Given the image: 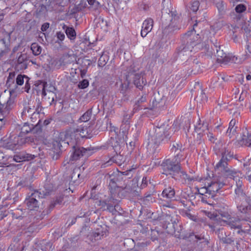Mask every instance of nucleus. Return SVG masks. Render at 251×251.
I'll return each instance as SVG.
<instances>
[{
  "label": "nucleus",
  "mask_w": 251,
  "mask_h": 251,
  "mask_svg": "<svg viewBox=\"0 0 251 251\" xmlns=\"http://www.w3.org/2000/svg\"><path fill=\"white\" fill-rule=\"evenodd\" d=\"M185 158L184 152L182 151L178 152L172 159H167L163 163V174L170 175L176 180L181 181L183 183L195 181L196 178L189 176L181 169L180 163Z\"/></svg>",
  "instance_id": "nucleus-1"
},
{
  "label": "nucleus",
  "mask_w": 251,
  "mask_h": 251,
  "mask_svg": "<svg viewBox=\"0 0 251 251\" xmlns=\"http://www.w3.org/2000/svg\"><path fill=\"white\" fill-rule=\"evenodd\" d=\"M221 155L222 158L215 166V170L221 171L227 177L232 176L235 177L234 175L238 176H242V173L240 171L232 170L227 166V161L233 157V152L231 151L230 149L226 146L224 147L221 150Z\"/></svg>",
  "instance_id": "nucleus-2"
},
{
  "label": "nucleus",
  "mask_w": 251,
  "mask_h": 251,
  "mask_svg": "<svg viewBox=\"0 0 251 251\" xmlns=\"http://www.w3.org/2000/svg\"><path fill=\"white\" fill-rule=\"evenodd\" d=\"M131 78L133 79V83L136 87L139 89L142 88L144 82L141 75L129 73L128 75L121 76L116 82V85L120 88L121 92L124 93L128 88Z\"/></svg>",
  "instance_id": "nucleus-3"
},
{
  "label": "nucleus",
  "mask_w": 251,
  "mask_h": 251,
  "mask_svg": "<svg viewBox=\"0 0 251 251\" xmlns=\"http://www.w3.org/2000/svg\"><path fill=\"white\" fill-rule=\"evenodd\" d=\"M154 133L149 138V143L159 145L167 142L172 135L173 130L168 125L161 126L154 129Z\"/></svg>",
  "instance_id": "nucleus-4"
},
{
  "label": "nucleus",
  "mask_w": 251,
  "mask_h": 251,
  "mask_svg": "<svg viewBox=\"0 0 251 251\" xmlns=\"http://www.w3.org/2000/svg\"><path fill=\"white\" fill-rule=\"evenodd\" d=\"M199 35H196V33L194 31L191 30L188 31L184 35L183 39L184 43L179 48L180 53L183 55L187 52H191L195 47L196 50L197 48H200L201 46V43L198 41Z\"/></svg>",
  "instance_id": "nucleus-5"
},
{
  "label": "nucleus",
  "mask_w": 251,
  "mask_h": 251,
  "mask_svg": "<svg viewBox=\"0 0 251 251\" xmlns=\"http://www.w3.org/2000/svg\"><path fill=\"white\" fill-rule=\"evenodd\" d=\"M79 138L75 127L70 128L61 132L58 136L60 141L64 142L68 145L71 144L72 145H75Z\"/></svg>",
  "instance_id": "nucleus-6"
},
{
  "label": "nucleus",
  "mask_w": 251,
  "mask_h": 251,
  "mask_svg": "<svg viewBox=\"0 0 251 251\" xmlns=\"http://www.w3.org/2000/svg\"><path fill=\"white\" fill-rule=\"evenodd\" d=\"M26 139L22 135H11L6 143L5 147L11 150H16L24 144Z\"/></svg>",
  "instance_id": "nucleus-7"
},
{
  "label": "nucleus",
  "mask_w": 251,
  "mask_h": 251,
  "mask_svg": "<svg viewBox=\"0 0 251 251\" xmlns=\"http://www.w3.org/2000/svg\"><path fill=\"white\" fill-rule=\"evenodd\" d=\"M40 194L38 191H35L28 198L26 199L25 202L28 209L35 210L38 207V200L37 199L40 198Z\"/></svg>",
  "instance_id": "nucleus-8"
},
{
  "label": "nucleus",
  "mask_w": 251,
  "mask_h": 251,
  "mask_svg": "<svg viewBox=\"0 0 251 251\" xmlns=\"http://www.w3.org/2000/svg\"><path fill=\"white\" fill-rule=\"evenodd\" d=\"M234 176H236L235 177H234V176H232L229 177L232 178L233 180L236 182V188L235 189V193L236 195V201L237 202L240 197L243 199H245V195L242 189V181L241 180V178H242L243 175L242 174V176H239L236 175H234Z\"/></svg>",
  "instance_id": "nucleus-9"
},
{
  "label": "nucleus",
  "mask_w": 251,
  "mask_h": 251,
  "mask_svg": "<svg viewBox=\"0 0 251 251\" xmlns=\"http://www.w3.org/2000/svg\"><path fill=\"white\" fill-rule=\"evenodd\" d=\"M224 185L225 183L223 182L212 181L211 183L207 182V184L205 183L204 188L206 189V193L213 196Z\"/></svg>",
  "instance_id": "nucleus-10"
},
{
  "label": "nucleus",
  "mask_w": 251,
  "mask_h": 251,
  "mask_svg": "<svg viewBox=\"0 0 251 251\" xmlns=\"http://www.w3.org/2000/svg\"><path fill=\"white\" fill-rule=\"evenodd\" d=\"M70 57L68 54L64 55L59 61L55 59H51L50 62L49 64V66L46 70L48 71H52L55 69H58L59 68L60 65H65L68 63V62L66 61Z\"/></svg>",
  "instance_id": "nucleus-11"
},
{
  "label": "nucleus",
  "mask_w": 251,
  "mask_h": 251,
  "mask_svg": "<svg viewBox=\"0 0 251 251\" xmlns=\"http://www.w3.org/2000/svg\"><path fill=\"white\" fill-rule=\"evenodd\" d=\"M219 213V215H214V214H213L210 217V218L214 219L216 221H219V224L221 225L227 224L231 219L230 215L228 211H221Z\"/></svg>",
  "instance_id": "nucleus-12"
},
{
  "label": "nucleus",
  "mask_w": 251,
  "mask_h": 251,
  "mask_svg": "<svg viewBox=\"0 0 251 251\" xmlns=\"http://www.w3.org/2000/svg\"><path fill=\"white\" fill-rule=\"evenodd\" d=\"M153 26V21L151 18H149L144 21L141 30V35L145 37L150 33Z\"/></svg>",
  "instance_id": "nucleus-13"
},
{
  "label": "nucleus",
  "mask_w": 251,
  "mask_h": 251,
  "mask_svg": "<svg viewBox=\"0 0 251 251\" xmlns=\"http://www.w3.org/2000/svg\"><path fill=\"white\" fill-rule=\"evenodd\" d=\"M42 108L40 107L39 105L34 110V106H27L24 107V109L22 113V116H26L27 113L30 114L32 113L31 119L32 122H34L36 120H34L36 118V116L39 114L41 111Z\"/></svg>",
  "instance_id": "nucleus-14"
},
{
  "label": "nucleus",
  "mask_w": 251,
  "mask_h": 251,
  "mask_svg": "<svg viewBox=\"0 0 251 251\" xmlns=\"http://www.w3.org/2000/svg\"><path fill=\"white\" fill-rule=\"evenodd\" d=\"M238 144L242 147H248L251 150V133L246 130L242 138L238 141Z\"/></svg>",
  "instance_id": "nucleus-15"
},
{
  "label": "nucleus",
  "mask_w": 251,
  "mask_h": 251,
  "mask_svg": "<svg viewBox=\"0 0 251 251\" xmlns=\"http://www.w3.org/2000/svg\"><path fill=\"white\" fill-rule=\"evenodd\" d=\"M88 125V124H86L84 125L83 124L80 126H77V127H75L76 129H77V134H78L79 137H89V135L91 132V129L90 126H87Z\"/></svg>",
  "instance_id": "nucleus-16"
},
{
  "label": "nucleus",
  "mask_w": 251,
  "mask_h": 251,
  "mask_svg": "<svg viewBox=\"0 0 251 251\" xmlns=\"http://www.w3.org/2000/svg\"><path fill=\"white\" fill-rule=\"evenodd\" d=\"M73 146V153L71 155V160L78 159L81 156L86 154L87 150L84 148L78 147L75 145Z\"/></svg>",
  "instance_id": "nucleus-17"
},
{
  "label": "nucleus",
  "mask_w": 251,
  "mask_h": 251,
  "mask_svg": "<svg viewBox=\"0 0 251 251\" xmlns=\"http://www.w3.org/2000/svg\"><path fill=\"white\" fill-rule=\"evenodd\" d=\"M177 20L176 18H172L171 23L167 26H164L163 28V33L164 34H167L173 32L176 30L178 29Z\"/></svg>",
  "instance_id": "nucleus-18"
},
{
  "label": "nucleus",
  "mask_w": 251,
  "mask_h": 251,
  "mask_svg": "<svg viewBox=\"0 0 251 251\" xmlns=\"http://www.w3.org/2000/svg\"><path fill=\"white\" fill-rule=\"evenodd\" d=\"M243 170L246 171V175L247 179L251 181V157L245 158L243 160Z\"/></svg>",
  "instance_id": "nucleus-19"
},
{
  "label": "nucleus",
  "mask_w": 251,
  "mask_h": 251,
  "mask_svg": "<svg viewBox=\"0 0 251 251\" xmlns=\"http://www.w3.org/2000/svg\"><path fill=\"white\" fill-rule=\"evenodd\" d=\"M217 50V60L220 62L223 63H227L228 62L234 61L232 60L233 56H229L226 55V54L223 52V51L216 50Z\"/></svg>",
  "instance_id": "nucleus-20"
},
{
  "label": "nucleus",
  "mask_w": 251,
  "mask_h": 251,
  "mask_svg": "<svg viewBox=\"0 0 251 251\" xmlns=\"http://www.w3.org/2000/svg\"><path fill=\"white\" fill-rule=\"evenodd\" d=\"M200 6L202 9L206 7L205 0H196L193 1L190 4V8L192 11L195 12L198 11Z\"/></svg>",
  "instance_id": "nucleus-21"
},
{
  "label": "nucleus",
  "mask_w": 251,
  "mask_h": 251,
  "mask_svg": "<svg viewBox=\"0 0 251 251\" xmlns=\"http://www.w3.org/2000/svg\"><path fill=\"white\" fill-rule=\"evenodd\" d=\"M162 13H166L170 17L173 16V7L170 0H163Z\"/></svg>",
  "instance_id": "nucleus-22"
},
{
  "label": "nucleus",
  "mask_w": 251,
  "mask_h": 251,
  "mask_svg": "<svg viewBox=\"0 0 251 251\" xmlns=\"http://www.w3.org/2000/svg\"><path fill=\"white\" fill-rule=\"evenodd\" d=\"M251 52L249 50V46H247V50L245 51V54L242 55V57L238 59L237 57L235 56H233L232 60L235 63L239 64L241 63L243 61L248 58L251 55Z\"/></svg>",
  "instance_id": "nucleus-23"
},
{
  "label": "nucleus",
  "mask_w": 251,
  "mask_h": 251,
  "mask_svg": "<svg viewBox=\"0 0 251 251\" xmlns=\"http://www.w3.org/2000/svg\"><path fill=\"white\" fill-rule=\"evenodd\" d=\"M226 225H229L231 228H240L242 227V225L241 220L235 218H231Z\"/></svg>",
  "instance_id": "nucleus-24"
},
{
  "label": "nucleus",
  "mask_w": 251,
  "mask_h": 251,
  "mask_svg": "<svg viewBox=\"0 0 251 251\" xmlns=\"http://www.w3.org/2000/svg\"><path fill=\"white\" fill-rule=\"evenodd\" d=\"M237 207L238 211L243 214L251 213V205H244L242 203L239 205L238 204Z\"/></svg>",
  "instance_id": "nucleus-25"
},
{
  "label": "nucleus",
  "mask_w": 251,
  "mask_h": 251,
  "mask_svg": "<svg viewBox=\"0 0 251 251\" xmlns=\"http://www.w3.org/2000/svg\"><path fill=\"white\" fill-rule=\"evenodd\" d=\"M175 192L171 187L166 188L162 192V195L164 198L172 199L175 196Z\"/></svg>",
  "instance_id": "nucleus-26"
},
{
  "label": "nucleus",
  "mask_w": 251,
  "mask_h": 251,
  "mask_svg": "<svg viewBox=\"0 0 251 251\" xmlns=\"http://www.w3.org/2000/svg\"><path fill=\"white\" fill-rule=\"evenodd\" d=\"M87 2L90 5L89 9L91 10L97 11L101 7L100 3L96 0H87Z\"/></svg>",
  "instance_id": "nucleus-27"
},
{
  "label": "nucleus",
  "mask_w": 251,
  "mask_h": 251,
  "mask_svg": "<svg viewBox=\"0 0 251 251\" xmlns=\"http://www.w3.org/2000/svg\"><path fill=\"white\" fill-rule=\"evenodd\" d=\"M0 58L10 50L8 46L6 45L4 40H0Z\"/></svg>",
  "instance_id": "nucleus-28"
},
{
  "label": "nucleus",
  "mask_w": 251,
  "mask_h": 251,
  "mask_svg": "<svg viewBox=\"0 0 251 251\" xmlns=\"http://www.w3.org/2000/svg\"><path fill=\"white\" fill-rule=\"evenodd\" d=\"M12 102L11 100H8L6 104H0V114L6 113L11 109Z\"/></svg>",
  "instance_id": "nucleus-29"
},
{
  "label": "nucleus",
  "mask_w": 251,
  "mask_h": 251,
  "mask_svg": "<svg viewBox=\"0 0 251 251\" xmlns=\"http://www.w3.org/2000/svg\"><path fill=\"white\" fill-rule=\"evenodd\" d=\"M30 48L35 55H38L41 53L42 48L37 43H32Z\"/></svg>",
  "instance_id": "nucleus-30"
},
{
  "label": "nucleus",
  "mask_w": 251,
  "mask_h": 251,
  "mask_svg": "<svg viewBox=\"0 0 251 251\" xmlns=\"http://www.w3.org/2000/svg\"><path fill=\"white\" fill-rule=\"evenodd\" d=\"M26 59V55L25 54H21L18 57L17 59V63L18 65H20V68H25L26 63L25 62Z\"/></svg>",
  "instance_id": "nucleus-31"
},
{
  "label": "nucleus",
  "mask_w": 251,
  "mask_h": 251,
  "mask_svg": "<svg viewBox=\"0 0 251 251\" xmlns=\"http://www.w3.org/2000/svg\"><path fill=\"white\" fill-rule=\"evenodd\" d=\"M66 33L68 37L71 40H74L76 37V33L73 27H67L66 29Z\"/></svg>",
  "instance_id": "nucleus-32"
},
{
  "label": "nucleus",
  "mask_w": 251,
  "mask_h": 251,
  "mask_svg": "<svg viewBox=\"0 0 251 251\" xmlns=\"http://www.w3.org/2000/svg\"><path fill=\"white\" fill-rule=\"evenodd\" d=\"M207 129V124L206 123L203 124L202 125L201 124H199L195 127V130L199 134H202L204 131Z\"/></svg>",
  "instance_id": "nucleus-33"
},
{
  "label": "nucleus",
  "mask_w": 251,
  "mask_h": 251,
  "mask_svg": "<svg viewBox=\"0 0 251 251\" xmlns=\"http://www.w3.org/2000/svg\"><path fill=\"white\" fill-rule=\"evenodd\" d=\"M91 111L88 110L79 119L80 122L86 123L88 121L91 117Z\"/></svg>",
  "instance_id": "nucleus-34"
},
{
  "label": "nucleus",
  "mask_w": 251,
  "mask_h": 251,
  "mask_svg": "<svg viewBox=\"0 0 251 251\" xmlns=\"http://www.w3.org/2000/svg\"><path fill=\"white\" fill-rule=\"evenodd\" d=\"M46 87V86L45 85L44 86V88H43L42 92V96L45 97L48 94V95H49L48 98L49 99H51L52 100V101H53L54 99V97H55L54 93L51 92V91L50 92H49V93H47Z\"/></svg>",
  "instance_id": "nucleus-35"
},
{
  "label": "nucleus",
  "mask_w": 251,
  "mask_h": 251,
  "mask_svg": "<svg viewBox=\"0 0 251 251\" xmlns=\"http://www.w3.org/2000/svg\"><path fill=\"white\" fill-rule=\"evenodd\" d=\"M182 145L180 143L176 142L173 143L171 150L173 151L176 152L178 151L179 152L182 151Z\"/></svg>",
  "instance_id": "nucleus-36"
},
{
  "label": "nucleus",
  "mask_w": 251,
  "mask_h": 251,
  "mask_svg": "<svg viewBox=\"0 0 251 251\" xmlns=\"http://www.w3.org/2000/svg\"><path fill=\"white\" fill-rule=\"evenodd\" d=\"M237 128H228L226 131V135L230 138L233 137L236 133Z\"/></svg>",
  "instance_id": "nucleus-37"
},
{
  "label": "nucleus",
  "mask_w": 251,
  "mask_h": 251,
  "mask_svg": "<svg viewBox=\"0 0 251 251\" xmlns=\"http://www.w3.org/2000/svg\"><path fill=\"white\" fill-rule=\"evenodd\" d=\"M24 77H25L26 79L28 78V77H25V75H18L16 78V83L19 85H22L24 82Z\"/></svg>",
  "instance_id": "nucleus-38"
},
{
  "label": "nucleus",
  "mask_w": 251,
  "mask_h": 251,
  "mask_svg": "<svg viewBox=\"0 0 251 251\" xmlns=\"http://www.w3.org/2000/svg\"><path fill=\"white\" fill-rule=\"evenodd\" d=\"M31 130V128L26 123H24V125L21 128V134L20 135L22 136L23 133H27Z\"/></svg>",
  "instance_id": "nucleus-39"
},
{
  "label": "nucleus",
  "mask_w": 251,
  "mask_h": 251,
  "mask_svg": "<svg viewBox=\"0 0 251 251\" xmlns=\"http://www.w3.org/2000/svg\"><path fill=\"white\" fill-rule=\"evenodd\" d=\"M89 85V82L87 79H83L80 81L78 85V87L80 89H85Z\"/></svg>",
  "instance_id": "nucleus-40"
},
{
  "label": "nucleus",
  "mask_w": 251,
  "mask_h": 251,
  "mask_svg": "<svg viewBox=\"0 0 251 251\" xmlns=\"http://www.w3.org/2000/svg\"><path fill=\"white\" fill-rule=\"evenodd\" d=\"M246 9V6L243 4L237 5L235 7V11L237 13H242L245 11Z\"/></svg>",
  "instance_id": "nucleus-41"
},
{
  "label": "nucleus",
  "mask_w": 251,
  "mask_h": 251,
  "mask_svg": "<svg viewBox=\"0 0 251 251\" xmlns=\"http://www.w3.org/2000/svg\"><path fill=\"white\" fill-rule=\"evenodd\" d=\"M216 7L220 12H222L224 9V3L223 1H219L216 3Z\"/></svg>",
  "instance_id": "nucleus-42"
},
{
  "label": "nucleus",
  "mask_w": 251,
  "mask_h": 251,
  "mask_svg": "<svg viewBox=\"0 0 251 251\" xmlns=\"http://www.w3.org/2000/svg\"><path fill=\"white\" fill-rule=\"evenodd\" d=\"M232 105H229V107H227L228 110L230 112V114H232L233 115H235L236 116L239 115V112H238L237 111L234 110L233 108H231L230 107Z\"/></svg>",
  "instance_id": "nucleus-43"
},
{
  "label": "nucleus",
  "mask_w": 251,
  "mask_h": 251,
  "mask_svg": "<svg viewBox=\"0 0 251 251\" xmlns=\"http://www.w3.org/2000/svg\"><path fill=\"white\" fill-rule=\"evenodd\" d=\"M236 120L235 119H232L229 124V126H228V128H233L234 127H237L236 126H235V124H236Z\"/></svg>",
  "instance_id": "nucleus-44"
},
{
  "label": "nucleus",
  "mask_w": 251,
  "mask_h": 251,
  "mask_svg": "<svg viewBox=\"0 0 251 251\" xmlns=\"http://www.w3.org/2000/svg\"><path fill=\"white\" fill-rule=\"evenodd\" d=\"M57 37L59 40L62 41L65 38V35L61 32H58L57 33Z\"/></svg>",
  "instance_id": "nucleus-45"
},
{
  "label": "nucleus",
  "mask_w": 251,
  "mask_h": 251,
  "mask_svg": "<svg viewBox=\"0 0 251 251\" xmlns=\"http://www.w3.org/2000/svg\"><path fill=\"white\" fill-rule=\"evenodd\" d=\"M49 26L50 24L48 23H45L42 25L41 30L43 31H45L49 28Z\"/></svg>",
  "instance_id": "nucleus-46"
},
{
  "label": "nucleus",
  "mask_w": 251,
  "mask_h": 251,
  "mask_svg": "<svg viewBox=\"0 0 251 251\" xmlns=\"http://www.w3.org/2000/svg\"><path fill=\"white\" fill-rule=\"evenodd\" d=\"M148 181V179L147 177H144L143 178V179H142V184H141V187L142 188H144V187H146V186L147 184Z\"/></svg>",
  "instance_id": "nucleus-47"
},
{
  "label": "nucleus",
  "mask_w": 251,
  "mask_h": 251,
  "mask_svg": "<svg viewBox=\"0 0 251 251\" xmlns=\"http://www.w3.org/2000/svg\"><path fill=\"white\" fill-rule=\"evenodd\" d=\"M7 213L5 211L0 209V220H1L4 217H6Z\"/></svg>",
  "instance_id": "nucleus-48"
},
{
  "label": "nucleus",
  "mask_w": 251,
  "mask_h": 251,
  "mask_svg": "<svg viewBox=\"0 0 251 251\" xmlns=\"http://www.w3.org/2000/svg\"><path fill=\"white\" fill-rule=\"evenodd\" d=\"M220 79L219 77H216L212 80V83L214 85V87H217L219 85L217 84L218 80Z\"/></svg>",
  "instance_id": "nucleus-49"
},
{
  "label": "nucleus",
  "mask_w": 251,
  "mask_h": 251,
  "mask_svg": "<svg viewBox=\"0 0 251 251\" xmlns=\"http://www.w3.org/2000/svg\"><path fill=\"white\" fill-rule=\"evenodd\" d=\"M129 127V124H128L127 121H126L125 124H123L121 126V129H123L124 128L128 129Z\"/></svg>",
  "instance_id": "nucleus-50"
},
{
  "label": "nucleus",
  "mask_w": 251,
  "mask_h": 251,
  "mask_svg": "<svg viewBox=\"0 0 251 251\" xmlns=\"http://www.w3.org/2000/svg\"><path fill=\"white\" fill-rule=\"evenodd\" d=\"M61 201H62V200L60 199H57L55 200V201H54L53 204H51L50 206H51V208H52L55 204H59L61 202Z\"/></svg>",
  "instance_id": "nucleus-51"
},
{
  "label": "nucleus",
  "mask_w": 251,
  "mask_h": 251,
  "mask_svg": "<svg viewBox=\"0 0 251 251\" xmlns=\"http://www.w3.org/2000/svg\"><path fill=\"white\" fill-rule=\"evenodd\" d=\"M50 90H46L47 93H49V92H50V91L51 92H53V91L55 90V89L54 87H53V86H50Z\"/></svg>",
  "instance_id": "nucleus-52"
},
{
  "label": "nucleus",
  "mask_w": 251,
  "mask_h": 251,
  "mask_svg": "<svg viewBox=\"0 0 251 251\" xmlns=\"http://www.w3.org/2000/svg\"><path fill=\"white\" fill-rule=\"evenodd\" d=\"M201 94L202 95V99L203 100H207V97H206V96L205 95V94L203 93L202 92L201 93Z\"/></svg>",
  "instance_id": "nucleus-53"
},
{
  "label": "nucleus",
  "mask_w": 251,
  "mask_h": 251,
  "mask_svg": "<svg viewBox=\"0 0 251 251\" xmlns=\"http://www.w3.org/2000/svg\"><path fill=\"white\" fill-rule=\"evenodd\" d=\"M194 237L197 240H201L203 238V237H200V236H199L198 235H195Z\"/></svg>",
  "instance_id": "nucleus-54"
},
{
  "label": "nucleus",
  "mask_w": 251,
  "mask_h": 251,
  "mask_svg": "<svg viewBox=\"0 0 251 251\" xmlns=\"http://www.w3.org/2000/svg\"><path fill=\"white\" fill-rule=\"evenodd\" d=\"M188 215L190 216V218H191L192 220H196V218L194 216H191L190 214H188Z\"/></svg>",
  "instance_id": "nucleus-55"
},
{
  "label": "nucleus",
  "mask_w": 251,
  "mask_h": 251,
  "mask_svg": "<svg viewBox=\"0 0 251 251\" xmlns=\"http://www.w3.org/2000/svg\"><path fill=\"white\" fill-rule=\"evenodd\" d=\"M246 79L248 80H251V75H248L246 76Z\"/></svg>",
  "instance_id": "nucleus-56"
},
{
  "label": "nucleus",
  "mask_w": 251,
  "mask_h": 251,
  "mask_svg": "<svg viewBox=\"0 0 251 251\" xmlns=\"http://www.w3.org/2000/svg\"><path fill=\"white\" fill-rule=\"evenodd\" d=\"M50 121L49 120H45L44 122V124L45 125H48L49 123H50Z\"/></svg>",
  "instance_id": "nucleus-57"
},
{
  "label": "nucleus",
  "mask_w": 251,
  "mask_h": 251,
  "mask_svg": "<svg viewBox=\"0 0 251 251\" xmlns=\"http://www.w3.org/2000/svg\"><path fill=\"white\" fill-rule=\"evenodd\" d=\"M145 100H146V98H145V97H142L141 98V99H140V101H141V102H143L145 101Z\"/></svg>",
  "instance_id": "nucleus-58"
},
{
  "label": "nucleus",
  "mask_w": 251,
  "mask_h": 251,
  "mask_svg": "<svg viewBox=\"0 0 251 251\" xmlns=\"http://www.w3.org/2000/svg\"><path fill=\"white\" fill-rule=\"evenodd\" d=\"M209 139L211 142H214V138L213 136H210Z\"/></svg>",
  "instance_id": "nucleus-59"
},
{
  "label": "nucleus",
  "mask_w": 251,
  "mask_h": 251,
  "mask_svg": "<svg viewBox=\"0 0 251 251\" xmlns=\"http://www.w3.org/2000/svg\"><path fill=\"white\" fill-rule=\"evenodd\" d=\"M16 157H17V156H16V157H15V160H16V161H17V162H21V161H23V160H18L16 158Z\"/></svg>",
  "instance_id": "nucleus-60"
},
{
  "label": "nucleus",
  "mask_w": 251,
  "mask_h": 251,
  "mask_svg": "<svg viewBox=\"0 0 251 251\" xmlns=\"http://www.w3.org/2000/svg\"><path fill=\"white\" fill-rule=\"evenodd\" d=\"M51 191V190H47V192H46V193H48V194H49L50 192Z\"/></svg>",
  "instance_id": "nucleus-61"
},
{
  "label": "nucleus",
  "mask_w": 251,
  "mask_h": 251,
  "mask_svg": "<svg viewBox=\"0 0 251 251\" xmlns=\"http://www.w3.org/2000/svg\"><path fill=\"white\" fill-rule=\"evenodd\" d=\"M56 143L59 147H60V146H62V145H60V143H57V142H56Z\"/></svg>",
  "instance_id": "nucleus-62"
},
{
  "label": "nucleus",
  "mask_w": 251,
  "mask_h": 251,
  "mask_svg": "<svg viewBox=\"0 0 251 251\" xmlns=\"http://www.w3.org/2000/svg\"><path fill=\"white\" fill-rule=\"evenodd\" d=\"M197 23H196V24L194 25V27H193V29H194V28H195V26H196V25H197Z\"/></svg>",
  "instance_id": "nucleus-63"
},
{
  "label": "nucleus",
  "mask_w": 251,
  "mask_h": 251,
  "mask_svg": "<svg viewBox=\"0 0 251 251\" xmlns=\"http://www.w3.org/2000/svg\"><path fill=\"white\" fill-rule=\"evenodd\" d=\"M230 2H234L233 0H229Z\"/></svg>",
  "instance_id": "nucleus-64"
}]
</instances>
